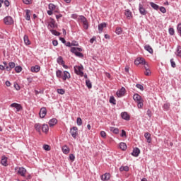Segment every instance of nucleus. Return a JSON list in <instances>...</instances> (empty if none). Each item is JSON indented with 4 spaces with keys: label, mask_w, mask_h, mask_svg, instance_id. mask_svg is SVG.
I'll return each mask as SVG.
<instances>
[{
    "label": "nucleus",
    "mask_w": 181,
    "mask_h": 181,
    "mask_svg": "<svg viewBox=\"0 0 181 181\" xmlns=\"http://www.w3.org/2000/svg\"><path fill=\"white\" fill-rule=\"evenodd\" d=\"M52 45L53 46H57L59 45V42H57V40H54L52 41Z\"/></svg>",
    "instance_id": "62"
},
{
    "label": "nucleus",
    "mask_w": 181,
    "mask_h": 181,
    "mask_svg": "<svg viewBox=\"0 0 181 181\" xmlns=\"http://www.w3.org/2000/svg\"><path fill=\"white\" fill-rule=\"evenodd\" d=\"M57 64H61V65L64 63V61L63 60V57H59L57 58Z\"/></svg>",
    "instance_id": "33"
},
{
    "label": "nucleus",
    "mask_w": 181,
    "mask_h": 181,
    "mask_svg": "<svg viewBox=\"0 0 181 181\" xmlns=\"http://www.w3.org/2000/svg\"><path fill=\"white\" fill-rule=\"evenodd\" d=\"M43 149H45V151H50V146L47 145V144H45L43 146Z\"/></svg>",
    "instance_id": "45"
},
{
    "label": "nucleus",
    "mask_w": 181,
    "mask_h": 181,
    "mask_svg": "<svg viewBox=\"0 0 181 181\" xmlns=\"http://www.w3.org/2000/svg\"><path fill=\"white\" fill-rule=\"evenodd\" d=\"M122 118L126 121H129V115L127 112H124L122 113Z\"/></svg>",
    "instance_id": "23"
},
{
    "label": "nucleus",
    "mask_w": 181,
    "mask_h": 181,
    "mask_svg": "<svg viewBox=\"0 0 181 181\" xmlns=\"http://www.w3.org/2000/svg\"><path fill=\"white\" fill-rule=\"evenodd\" d=\"M100 136H102V138H106L107 133H105V132H104V131H101L100 132Z\"/></svg>",
    "instance_id": "51"
},
{
    "label": "nucleus",
    "mask_w": 181,
    "mask_h": 181,
    "mask_svg": "<svg viewBox=\"0 0 181 181\" xmlns=\"http://www.w3.org/2000/svg\"><path fill=\"white\" fill-rule=\"evenodd\" d=\"M4 21L5 25H12V23H13V20L11 16H7L4 18Z\"/></svg>",
    "instance_id": "8"
},
{
    "label": "nucleus",
    "mask_w": 181,
    "mask_h": 181,
    "mask_svg": "<svg viewBox=\"0 0 181 181\" xmlns=\"http://www.w3.org/2000/svg\"><path fill=\"white\" fill-rule=\"evenodd\" d=\"M57 124V119H51L49 122V127H54Z\"/></svg>",
    "instance_id": "25"
},
{
    "label": "nucleus",
    "mask_w": 181,
    "mask_h": 181,
    "mask_svg": "<svg viewBox=\"0 0 181 181\" xmlns=\"http://www.w3.org/2000/svg\"><path fill=\"white\" fill-rule=\"evenodd\" d=\"M76 123L78 127H81V125H83V120L80 117H78L76 119Z\"/></svg>",
    "instance_id": "37"
},
{
    "label": "nucleus",
    "mask_w": 181,
    "mask_h": 181,
    "mask_svg": "<svg viewBox=\"0 0 181 181\" xmlns=\"http://www.w3.org/2000/svg\"><path fill=\"white\" fill-rule=\"evenodd\" d=\"M18 173V175H21V176H25L26 174V169H25V168H19Z\"/></svg>",
    "instance_id": "16"
},
{
    "label": "nucleus",
    "mask_w": 181,
    "mask_h": 181,
    "mask_svg": "<svg viewBox=\"0 0 181 181\" xmlns=\"http://www.w3.org/2000/svg\"><path fill=\"white\" fill-rule=\"evenodd\" d=\"M150 5L151 7H153V9H156V11H158L159 9V6H158L155 3H150Z\"/></svg>",
    "instance_id": "34"
},
{
    "label": "nucleus",
    "mask_w": 181,
    "mask_h": 181,
    "mask_svg": "<svg viewBox=\"0 0 181 181\" xmlns=\"http://www.w3.org/2000/svg\"><path fill=\"white\" fill-rule=\"evenodd\" d=\"M116 33L117 35H121V33H122V28H121L120 27H117L116 28Z\"/></svg>",
    "instance_id": "39"
},
{
    "label": "nucleus",
    "mask_w": 181,
    "mask_h": 181,
    "mask_svg": "<svg viewBox=\"0 0 181 181\" xmlns=\"http://www.w3.org/2000/svg\"><path fill=\"white\" fill-rule=\"evenodd\" d=\"M49 9L54 11L55 13H59V8H57V6H54L53 4H49Z\"/></svg>",
    "instance_id": "9"
},
{
    "label": "nucleus",
    "mask_w": 181,
    "mask_h": 181,
    "mask_svg": "<svg viewBox=\"0 0 181 181\" xmlns=\"http://www.w3.org/2000/svg\"><path fill=\"white\" fill-rule=\"evenodd\" d=\"M79 21L83 23L84 22H86L87 21V18H86V17L81 16H79Z\"/></svg>",
    "instance_id": "43"
},
{
    "label": "nucleus",
    "mask_w": 181,
    "mask_h": 181,
    "mask_svg": "<svg viewBox=\"0 0 181 181\" xmlns=\"http://www.w3.org/2000/svg\"><path fill=\"white\" fill-rule=\"evenodd\" d=\"M62 152L63 153H65V155H67V153H70V148L66 145L63 146Z\"/></svg>",
    "instance_id": "20"
},
{
    "label": "nucleus",
    "mask_w": 181,
    "mask_h": 181,
    "mask_svg": "<svg viewBox=\"0 0 181 181\" xmlns=\"http://www.w3.org/2000/svg\"><path fill=\"white\" fill-rule=\"evenodd\" d=\"M23 2L25 5H30V4H32V0H23Z\"/></svg>",
    "instance_id": "47"
},
{
    "label": "nucleus",
    "mask_w": 181,
    "mask_h": 181,
    "mask_svg": "<svg viewBox=\"0 0 181 181\" xmlns=\"http://www.w3.org/2000/svg\"><path fill=\"white\" fill-rule=\"evenodd\" d=\"M8 66L10 69H15V66H16V64L15 62H9Z\"/></svg>",
    "instance_id": "49"
},
{
    "label": "nucleus",
    "mask_w": 181,
    "mask_h": 181,
    "mask_svg": "<svg viewBox=\"0 0 181 181\" xmlns=\"http://www.w3.org/2000/svg\"><path fill=\"white\" fill-rule=\"evenodd\" d=\"M30 70L32 73H39V71H40V66H39V65L31 66Z\"/></svg>",
    "instance_id": "13"
},
{
    "label": "nucleus",
    "mask_w": 181,
    "mask_h": 181,
    "mask_svg": "<svg viewBox=\"0 0 181 181\" xmlns=\"http://www.w3.org/2000/svg\"><path fill=\"white\" fill-rule=\"evenodd\" d=\"M146 62L145 59L142 57L136 58V59L134 61V64L136 66H139V64H145Z\"/></svg>",
    "instance_id": "6"
},
{
    "label": "nucleus",
    "mask_w": 181,
    "mask_h": 181,
    "mask_svg": "<svg viewBox=\"0 0 181 181\" xmlns=\"http://www.w3.org/2000/svg\"><path fill=\"white\" fill-rule=\"evenodd\" d=\"M139 153H141V150L138 148H135L133 150V152L132 153V155L135 157L139 156Z\"/></svg>",
    "instance_id": "14"
},
{
    "label": "nucleus",
    "mask_w": 181,
    "mask_h": 181,
    "mask_svg": "<svg viewBox=\"0 0 181 181\" xmlns=\"http://www.w3.org/2000/svg\"><path fill=\"white\" fill-rule=\"evenodd\" d=\"M136 86L137 88L141 90V91H144V86H142L141 84H137Z\"/></svg>",
    "instance_id": "52"
},
{
    "label": "nucleus",
    "mask_w": 181,
    "mask_h": 181,
    "mask_svg": "<svg viewBox=\"0 0 181 181\" xmlns=\"http://www.w3.org/2000/svg\"><path fill=\"white\" fill-rule=\"evenodd\" d=\"M169 33L171 35V36H173V35H175V29L169 28Z\"/></svg>",
    "instance_id": "54"
},
{
    "label": "nucleus",
    "mask_w": 181,
    "mask_h": 181,
    "mask_svg": "<svg viewBox=\"0 0 181 181\" xmlns=\"http://www.w3.org/2000/svg\"><path fill=\"white\" fill-rule=\"evenodd\" d=\"M124 15L127 16V19H131L132 18V12L129 9L125 10Z\"/></svg>",
    "instance_id": "17"
},
{
    "label": "nucleus",
    "mask_w": 181,
    "mask_h": 181,
    "mask_svg": "<svg viewBox=\"0 0 181 181\" xmlns=\"http://www.w3.org/2000/svg\"><path fill=\"white\" fill-rule=\"evenodd\" d=\"M51 33H52V35H54V36H60V33L57 32L55 30H51Z\"/></svg>",
    "instance_id": "40"
},
{
    "label": "nucleus",
    "mask_w": 181,
    "mask_h": 181,
    "mask_svg": "<svg viewBox=\"0 0 181 181\" xmlns=\"http://www.w3.org/2000/svg\"><path fill=\"white\" fill-rule=\"evenodd\" d=\"M15 71L16 73H21L22 71V66H16L15 67Z\"/></svg>",
    "instance_id": "42"
},
{
    "label": "nucleus",
    "mask_w": 181,
    "mask_h": 181,
    "mask_svg": "<svg viewBox=\"0 0 181 181\" xmlns=\"http://www.w3.org/2000/svg\"><path fill=\"white\" fill-rule=\"evenodd\" d=\"M4 5H5L6 6H9V1L5 0V1H4Z\"/></svg>",
    "instance_id": "64"
},
{
    "label": "nucleus",
    "mask_w": 181,
    "mask_h": 181,
    "mask_svg": "<svg viewBox=\"0 0 181 181\" xmlns=\"http://www.w3.org/2000/svg\"><path fill=\"white\" fill-rule=\"evenodd\" d=\"M139 10L141 15L145 16V15H146V13H148V11H146L145 8H144V6L141 4L139 5Z\"/></svg>",
    "instance_id": "10"
},
{
    "label": "nucleus",
    "mask_w": 181,
    "mask_h": 181,
    "mask_svg": "<svg viewBox=\"0 0 181 181\" xmlns=\"http://www.w3.org/2000/svg\"><path fill=\"white\" fill-rule=\"evenodd\" d=\"M133 100H134V101L137 103L138 108H142L144 107V100L142 99L141 95H139V94H134L133 96Z\"/></svg>",
    "instance_id": "1"
},
{
    "label": "nucleus",
    "mask_w": 181,
    "mask_h": 181,
    "mask_svg": "<svg viewBox=\"0 0 181 181\" xmlns=\"http://www.w3.org/2000/svg\"><path fill=\"white\" fill-rule=\"evenodd\" d=\"M104 28H107V23H102L98 25L99 33H101V32H103V29H104Z\"/></svg>",
    "instance_id": "19"
},
{
    "label": "nucleus",
    "mask_w": 181,
    "mask_h": 181,
    "mask_svg": "<svg viewBox=\"0 0 181 181\" xmlns=\"http://www.w3.org/2000/svg\"><path fill=\"white\" fill-rule=\"evenodd\" d=\"M63 72H62L61 70H57L56 71V76L58 78H62V74Z\"/></svg>",
    "instance_id": "35"
},
{
    "label": "nucleus",
    "mask_w": 181,
    "mask_h": 181,
    "mask_svg": "<svg viewBox=\"0 0 181 181\" xmlns=\"http://www.w3.org/2000/svg\"><path fill=\"white\" fill-rule=\"evenodd\" d=\"M170 107V105L169 103H165L163 105L164 110H169Z\"/></svg>",
    "instance_id": "44"
},
{
    "label": "nucleus",
    "mask_w": 181,
    "mask_h": 181,
    "mask_svg": "<svg viewBox=\"0 0 181 181\" xmlns=\"http://www.w3.org/2000/svg\"><path fill=\"white\" fill-rule=\"evenodd\" d=\"M47 114V110H46V107H42L39 112V115L40 118H45Z\"/></svg>",
    "instance_id": "7"
},
{
    "label": "nucleus",
    "mask_w": 181,
    "mask_h": 181,
    "mask_svg": "<svg viewBox=\"0 0 181 181\" xmlns=\"http://www.w3.org/2000/svg\"><path fill=\"white\" fill-rule=\"evenodd\" d=\"M177 56H178L179 57H181V47L180 46L177 47Z\"/></svg>",
    "instance_id": "41"
},
{
    "label": "nucleus",
    "mask_w": 181,
    "mask_h": 181,
    "mask_svg": "<svg viewBox=\"0 0 181 181\" xmlns=\"http://www.w3.org/2000/svg\"><path fill=\"white\" fill-rule=\"evenodd\" d=\"M70 134L71 136L74 137V139H76V138H77V136L78 135V128H77V127H74L71 128Z\"/></svg>",
    "instance_id": "4"
},
{
    "label": "nucleus",
    "mask_w": 181,
    "mask_h": 181,
    "mask_svg": "<svg viewBox=\"0 0 181 181\" xmlns=\"http://www.w3.org/2000/svg\"><path fill=\"white\" fill-rule=\"evenodd\" d=\"M144 136H145L146 139H147V142L148 144H151V142H152V139L151 138V134L146 132V133H145Z\"/></svg>",
    "instance_id": "24"
},
{
    "label": "nucleus",
    "mask_w": 181,
    "mask_h": 181,
    "mask_svg": "<svg viewBox=\"0 0 181 181\" xmlns=\"http://www.w3.org/2000/svg\"><path fill=\"white\" fill-rule=\"evenodd\" d=\"M69 159H70V160H71L72 162H74V160L76 159V157H75L73 154H70V155H69Z\"/></svg>",
    "instance_id": "55"
},
{
    "label": "nucleus",
    "mask_w": 181,
    "mask_h": 181,
    "mask_svg": "<svg viewBox=\"0 0 181 181\" xmlns=\"http://www.w3.org/2000/svg\"><path fill=\"white\" fill-rule=\"evenodd\" d=\"M57 93L58 94H61L62 95H63V94H64L66 91L64 89H57Z\"/></svg>",
    "instance_id": "50"
},
{
    "label": "nucleus",
    "mask_w": 181,
    "mask_h": 181,
    "mask_svg": "<svg viewBox=\"0 0 181 181\" xmlns=\"http://www.w3.org/2000/svg\"><path fill=\"white\" fill-rule=\"evenodd\" d=\"M120 172H128L129 170V167L128 166H122L119 168Z\"/></svg>",
    "instance_id": "30"
},
{
    "label": "nucleus",
    "mask_w": 181,
    "mask_h": 181,
    "mask_svg": "<svg viewBox=\"0 0 181 181\" xmlns=\"http://www.w3.org/2000/svg\"><path fill=\"white\" fill-rule=\"evenodd\" d=\"M25 19L26 21H30V10H26Z\"/></svg>",
    "instance_id": "29"
},
{
    "label": "nucleus",
    "mask_w": 181,
    "mask_h": 181,
    "mask_svg": "<svg viewBox=\"0 0 181 181\" xmlns=\"http://www.w3.org/2000/svg\"><path fill=\"white\" fill-rule=\"evenodd\" d=\"M70 73L69 71H64V75L62 76L63 81H66L67 78H70Z\"/></svg>",
    "instance_id": "15"
},
{
    "label": "nucleus",
    "mask_w": 181,
    "mask_h": 181,
    "mask_svg": "<svg viewBox=\"0 0 181 181\" xmlns=\"http://www.w3.org/2000/svg\"><path fill=\"white\" fill-rule=\"evenodd\" d=\"M49 26L51 28V29H54L56 28V21L54 19L50 18Z\"/></svg>",
    "instance_id": "18"
},
{
    "label": "nucleus",
    "mask_w": 181,
    "mask_h": 181,
    "mask_svg": "<svg viewBox=\"0 0 181 181\" xmlns=\"http://www.w3.org/2000/svg\"><path fill=\"white\" fill-rule=\"evenodd\" d=\"M82 23H83L84 29H86V30L88 29V21L87 20Z\"/></svg>",
    "instance_id": "38"
},
{
    "label": "nucleus",
    "mask_w": 181,
    "mask_h": 181,
    "mask_svg": "<svg viewBox=\"0 0 181 181\" xmlns=\"http://www.w3.org/2000/svg\"><path fill=\"white\" fill-rule=\"evenodd\" d=\"M35 129H36V131H37V132H40V129L42 128V126L40 125V124L37 123L35 124Z\"/></svg>",
    "instance_id": "32"
},
{
    "label": "nucleus",
    "mask_w": 181,
    "mask_h": 181,
    "mask_svg": "<svg viewBox=\"0 0 181 181\" xmlns=\"http://www.w3.org/2000/svg\"><path fill=\"white\" fill-rule=\"evenodd\" d=\"M144 74H145V76H151V69H145V71H144Z\"/></svg>",
    "instance_id": "46"
},
{
    "label": "nucleus",
    "mask_w": 181,
    "mask_h": 181,
    "mask_svg": "<svg viewBox=\"0 0 181 181\" xmlns=\"http://www.w3.org/2000/svg\"><path fill=\"white\" fill-rule=\"evenodd\" d=\"M10 107H11V108H16L17 112H19V111H21V110H22V105L19 103H12Z\"/></svg>",
    "instance_id": "5"
},
{
    "label": "nucleus",
    "mask_w": 181,
    "mask_h": 181,
    "mask_svg": "<svg viewBox=\"0 0 181 181\" xmlns=\"http://www.w3.org/2000/svg\"><path fill=\"white\" fill-rule=\"evenodd\" d=\"M110 103L111 104H115V99L114 98V97H111V98H110Z\"/></svg>",
    "instance_id": "57"
},
{
    "label": "nucleus",
    "mask_w": 181,
    "mask_h": 181,
    "mask_svg": "<svg viewBox=\"0 0 181 181\" xmlns=\"http://www.w3.org/2000/svg\"><path fill=\"white\" fill-rule=\"evenodd\" d=\"M74 69L76 74H77L78 76H81V77H83V76H84V72H83L84 68L83 67V66H75Z\"/></svg>",
    "instance_id": "3"
},
{
    "label": "nucleus",
    "mask_w": 181,
    "mask_h": 181,
    "mask_svg": "<svg viewBox=\"0 0 181 181\" xmlns=\"http://www.w3.org/2000/svg\"><path fill=\"white\" fill-rule=\"evenodd\" d=\"M121 136L122 138H124V136H127V132H125V130H122Z\"/></svg>",
    "instance_id": "59"
},
{
    "label": "nucleus",
    "mask_w": 181,
    "mask_h": 181,
    "mask_svg": "<svg viewBox=\"0 0 181 181\" xmlns=\"http://www.w3.org/2000/svg\"><path fill=\"white\" fill-rule=\"evenodd\" d=\"M23 40L25 45H26L27 46L30 45V41L29 40V37L28 35H24Z\"/></svg>",
    "instance_id": "27"
},
{
    "label": "nucleus",
    "mask_w": 181,
    "mask_h": 181,
    "mask_svg": "<svg viewBox=\"0 0 181 181\" xmlns=\"http://www.w3.org/2000/svg\"><path fill=\"white\" fill-rule=\"evenodd\" d=\"M86 84L88 88H92L93 85L91 84V81H90V80H86Z\"/></svg>",
    "instance_id": "36"
},
{
    "label": "nucleus",
    "mask_w": 181,
    "mask_h": 181,
    "mask_svg": "<svg viewBox=\"0 0 181 181\" xmlns=\"http://www.w3.org/2000/svg\"><path fill=\"white\" fill-rule=\"evenodd\" d=\"M144 66L145 70L149 69V65L145 62V64H143Z\"/></svg>",
    "instance_id": "61"
},
{
    "label": "nucleus",
    "mask_w": 181,
    "mask_h": 181,
    "mask_svg": "<svg viewBox=\"0 0 181 181\" xmlns=\"http://www.w3.org/2000/svg\"><path fill=\"white\" fill-rule=\"evenodd\" d=\"M14 88L17 91H19V90H21V86L18 83H14Z\"/></svg>",
    "instance_id": "53"
},
{
    "label": "nucleus",
    "mask_w": 181,
    "mask_h": 181,
    "mask_svg": "<svg viewBox=\"0 0 181 181\" xmlns=\"http://www.w3.org/2000/svg\"><path fill=\"white\" fill-rule=\"evenodd\" d=\"M95 39H97L95 36L93 37L90 40V43H94V42H95Z\"/></svg>",
    "instance_id": "63"
},
{
    "label": "nucleus",
    "mask_w": 181,
    "mask_h": 181,
    "mask_svg": "<svg viewBox=\"0 0 181 181\" xmlns=\"http://www.w3.org/2000/svg\"><path fill=\"white\" fill-rule=\"evenodd\" d=\"M111 179V175L110 173H105L101 176V180L103 181H108Z\"/></svg>",
    "instance_id": "11"
},
{
    "label": "nucleus",
    "mask_w": 181,
    "mask_h": 181,
    "mask_svg": "<svg viewBox=\"0 0 181 181\" xmlns=\"http://www.w3.org/2000/svg\"><path fill=\"white\" fill-rule=\"evenodd\" d=\"M177 32L180 33L181 32V23H179L177 27Z\"/></svg>",
    "instance_id": "60"
},
{
    "label": "nucleus",
    "mask_w": 181,
    "mask_h": 181,
    "mask_svg": "<svg viewBox=\"0 0 181 181\" xmlns=\"http://www.w3.org/2000/svg\"><path fill=\"white\" fill-rule=\"evenodd\" d=\"M71 53L75 54V55H76L77 57H83V53L80 52H83V49H81V47H71Z\"/></svg>",
    "instance_id": "2"
},
{
    "label": "nucleus",
    "mask_w": 181,
    "mask_h": 181,
    "mask_svg": "<svg viewBox=\"0 0 181 181\" xmlns=\"http://www.w3.org/2000/svg\"><path fill=\"white\" fill-rule=\"evenodd\" d=\"M110 130L111 131V132H113V134H118L119 133V129H118V128L110 127Z\"/></svg>",
    "instance_id": "28"
},
{
    "label": "nucleus",
    "mask_w": 181,
    "mask_h": 181,
    "mask_svg": "<svg viewBox=\"0 0 181 181\" xmlns=\"http://www.w3.org/2000/svg\"><path fill=\"white\" fill-rule=\"evenodd\" d=\"M119 148L122 149V151H126L127 150V144L125 143H120Z\"/></svg>",
    "instance_id": "31"
},
{
    "label": "nucleus",
    "mask_w": 181,
    "mask_h": 181,
    "mask_svg": "<svg viewBox=\"0 0 181 181\" xmlns=\"http://www.w3.org/2000/svg\"><path fill=\"white\" fill-rule=\"evenodd\" d=\"M42 132H45V134H47V132H49V126L47 124H44L42 127Z\"/></svg>",
    "instance_id": "26"
},
{
    "label": "nucleus",
    "mask_w": 181,
    "mask_h": 181,
    "mask_svg": "<svg viewBox=\"0 0 181 181\" xmlns=\"http://www.w3.org/2000/svg\"><path fill=\"white\" fill-rule=\"evenodd\" d=\"M144 49L148 52V53H151V54L153 53V49H152V47H151L149 45H145Z\"/></svg>",
    "instance_id": "21"
},
{
    "label": "nucleus",
    "mask_w": 181,
    "mask_h": 181,
    "mask_svg": "<svg viewBox=\"0 0 181 181\" xmlns=\"http://www.w3.org/2000/svg\"><path fill=\"white\" fill-rule=\"evenodd\" d=\"M160 11L162 12V13H166V8H165L163 6L160 8Z\"/></svg>",
    "instance_id": "56"
},
{
    "label": "nucleus",
    "mask_w": 181,
    "mask_h": 181,
    "mask_svg": "<svg viewBox=\"0 0 181 181\" xmlns=\"http://www.w3.org/2000/svg\"><path fill=\"white\" fill-rule=\"evenodd\" d=\"M146 114H147L148 117H149V118H151V117H152V112L150 110H147Z\"/></svg>",
    "instance_id": "58"
},
{
    "label": "nucleus",
    "mask_w": 181,
    "mask_h": 181,
    "mask_svg": "<svg viewBox=\"0 0 181 181\" xmlns=\"http://www.w3.org/2000/svg\"><path fill=\"white\" fill-rule=\"evenodd\" d=\"M1 163L3 166H8V158L6 157H2Z\"/></svg>",
    "instance_id": "22"
},
{
    "label": "nucleus",
    "mask_w": 181,
    "mask_h": 181,
    "mask_svg": "<svg viewBox=\"0 0 181 181\" xmlns=\"http://www.w3.org/2000/svg\"><path fill=\"white\" fill-rule=\"evenodd\" d=\"M117 97H122L125 94V88L122 87L120 90L116 93Z\"/></svg>",
    "instance_id": "12"
},
{
    "label": "nucleus",
    "mask_w": 181,
    "mask_h": 181,
    "mask_svg": "<svg viewBox=\"0 0 181 181\" xmlns=\"http://www.w3.org/2000/svg\"><path fill=\"white\" fill-rule=\"evenodd\" d=\"M171 66L175 69L176 67V63L175 62V60L173 59H170Z\"/></svg>",
    "instance_id": "48"
}]
</instances>
